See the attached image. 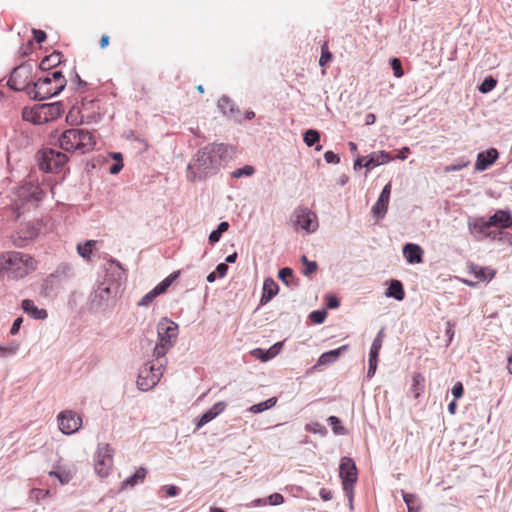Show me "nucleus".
Here are the masks:
<instances>
[{
    "label": "nucleus",
    "mask_w": 512,
    "mask_h": 512,
    "mask_svg": "<svg viewBox=\"0 0 512 512\" xmlns=\"http://www.w3.org/2000/svg\"><path fill=\"white\" fill-rule=\"evenodd\" d=\"M226 152L227 148L223 144H211L200 149L188 165V178L194 181L196 178L206 177L217 168Z\"/></svg>",
    "instance_id": "1"
},
{
    "label": "nucleus",
    "mask_w": 512,
    "mask_h": 512,
    "mask_svg": "<svg viewBox=\"0 0 512 512\" xmlns=\"http://www.w3.org/2000/svg\"><path fill=\"white\" fill-rule=\"evenodd\" d=\"M37 267L36 260L29 254L9 251L0 256V269L5 271L7 275L13 279H20Z\"/></svg>",
    "instance_id": "2"
},
{
    "label": "nucleus",
    "mask_w": 512,
    "mask_h": 512,
    "mask_svg": "<svg viewBox=\"0 0 512 512\" xmlns=\"http://www.w3.org/2000/svg\"><path fill=\"white\" fill-rule=\"evenodd\" d=\"M66 84L67 81L61 71L55 70L38 78L32 86H27V90L33 99L45 100L59 94Z\"/></svg>",
    "instance_id": "3"
},
{
    "label": "nucleus",
    "mask_w": 512,
    "mask_h": 512,
    "mask_svg": "<svg viewBox=\"0 0 512 512\" xmlns=\"http://www.w3.org/2000/svg\"><path fill=\"white\" fill-rule=\"evenodd\" d=\"M59 147L67 152L80 151L86 153L94 149L95 136L84 129L71 128L65 130L58 138Z\"/></svg>",
    "instance_id": "4"
},
{
    "label": "nucleus",
    "mask_w": 512,
    "mask_h": 512,
    "mask_svg": "<svg viewBox=\"0 0 512 512\" xmlns=\"http://www.w3.org/2000/svg\"><path fill=\"white\" fill-rule=\"evenodd\" d=\"M63 112V106L59 102L38 104L32 108H24L22 117L25 121L40 125L56 120Z\"/></svg>",
    "instance_id": "5"
},
{
    "label": "nucleus",
    "mask_w": 512,
    "mask_h": 512,
    "mask_svg": "<svg viewBox=\"0 0 512 512\" xmlns=\"http://www.w3.org/2000/svg\"><path fill=\"white\" fill-rule=\"evenodd\" d=\"M158 343L156 344L153 355L158 359H165L166 353L173 346L178 335V325L163 318L157 325Z\"/></svg>",
    "instance_id": "6"
},
{
    "label": "nucleus",
    "mask_w": 512,
    "mask_h": 512,
    "mask_svg": "<svg viewBox=\"0 0 512 512\" xmlns=\"http://www.w3.org/2000/svg\"><path fill=\"white\" fill-rule=\"evenodd\" d=\"M166 362V359L156 358L145 363L138 375L137 385L139 389L148 391L155 387L163 375Z\"/></svg>",
    "instance_id": "7"
},
{
    "label": "nucleus",
    "mask_w": 512,
    "mask_h": 512,
    "mask_svg": "<svg viewBox=\"0 0 512 512\" xmlns=\"http://www.w3.org/2000/svg\"><path fill=\"white\" fill-rule=\"evenodd\" d=\"M114 449L109 444H99L95 457V471L100 478H107L113 466Z\"/></svg>",
    "instance_id": "8"
},
{
    "label": "nucleus",
    "mask_w": 512,
    "mask_h": 512,
    "mask_svg": "<svg viewBox=\"0 0 512 512\" xmlns=\"http://www.w3.org/2000/svg\"><path fill=\"white\" fill-rule=\"evenodd\" d=\"M67 160L68 158L65 154L53 149H47L42 152L39 167L45 172L55 173L64 166Z\"/></svg>",
    "instance_id": "9"
},
{
    "label": "nucleus",
    "mask_w": 512,
    "mask_h": 512,
    "mask_svg": "<svg viewBox=\"0 0 512 512\" xmlns=\"http://www.w3.org/2000/svg\"><path fill=\"white\" fill-rule=\"evenodd\" d=\"M57 420L60 431L66 435L77 432L82 426L81 416L72 410L62 411L59 413Z\"/></svg>",
    "instance_id": "10"
},
{
    "label": "nucleus",
    "mask_w": 512,
    "mask_h": 512,
    "mask_svg": "<svg viewBox=\"0 0 512 512\" xmlns=\"http://www.w3.org/2000/svg\"><path fill=\"white\" fill-rule=\"evenodd\" d=\"M179 275V271L171 273L168 277L161 281L155 288H153L150 292L145 294L138 302V305L149 306L157 296L167 291V289L170 287L173 281L179 277Z\"/></svg>",
    "instance_id": "11"
},
{
    "label": "nucleus",
    "mask_w": 512,
    "mask_h": 512,
    "mask_svg": "<svg viewBox=\"0 0 512 512\" xmlns=\"http://www.w3.org/2000/svg\"><path fill=\"white\" fill-rule=\"evenodd\" d=\"M295 226L299 227L307 232H313L316 230L317 217L316 214L307 208H298L295 211Z\"/></svg>",
    "instance_id": "12"
},
{
    "label": "nucleus",
    "mask_w": 512,
    "mask_h": 512,
    "mask_svg": "<svg viewBox=\"0 0 512 512\" xmlns=\"http://www.w3.org/2000/svg\"><path fill=\"white\" fill-rule=\"evenodd\" d=\"M467 269L470 274L474 276L477 282H487L493 279L496 275V270L489 267H482L475 263H468Z\"/></svg>",
    "instance_id": "13"
},
{
    "label": "nucleus",
    "mask_w": 512,
    "mask_h": 512,
    "mask_svg": "<svg viewBox=\"0 0 512 512\" xmlns=\"http://www.w3.org/2000/svg\"><path fill=\"white\" fill-rule=\"evenodd\" d=\"M499 153L497 149L490 148L485 152H481L478 154L476 162H475V170L484 171L490 165H492L498 159Z\"/></svg>",
    "instance_id": "14"
},
{
    "label": "nucleus",
    "mask_w": 512,
    "mask_h": 512,
    "mask_svg": "<svg viewBox=\"0 0 512 512\" xmlns=\"http://www.w3.org/2000/svg\"><path fill=\"white\" fill-rule=\"evenodd\" d=\"M339 476L342 480H357V468L351 458L343 457L341 459Z\"/></svg>",
    "instance_id": "15"
},
{
    "label": "nucleus",
    "mask_w": 512,
    "mask_h": 512,
    "mask_svg": "<svg viewBox=\"0 0 512 512\" xmlns=\"http://www.w3.org/2000/svg\"><path fill=\"white\" fill-rule=\"evenodd\" d=\"M403 255L406 261L410 264H418L423 261L422 248L413 243H408L403 247Z\"/></svg>",
    "instance_id": "16"
},
{
    "label": "nucleus",
    "mask_w": 512,
    "mask_h": 512,
    "mask_svg": "<svg viewBox=\"0 0 512 512\" xmlns=\"http://www.w3.org/2000/svg\"><path fill=\"white\" fill-rule=\"evenodd\" d=\"M488 224L491 225V227H498V228H509L512 225V216L509 212L504 210H498L495 212L494 215H492L489 220Z\"/></svg>",
    "instance_id": "17"
},
{
    "label": "nucleus",
    "mask_w": 512,
    "mask_h": 512,
    "mask_svg": "<svg viewBox=\"0 0 512 512\" xmlns=\"http://www.w3.org/2000/svg\"><path fill=\"white\" fill-rule=\"evenodd\" d=\"M226 409L225 402H217L215 403L209 410H207L198 420L197 428H201L205 424L209 423L213 419H215L220 413H222Z\"/></svg>",
    "instance_id": "18"
},
{
    "label": "nucleus",
    "mask_w": 512,
    "mask_h": 512,
    "mask_svg": "<svg viewBox=\"0 0 512 512\" xmlns=\"http://www.w3.org/2000/svg\"><path fill=\"white\" fill-rule=\"evenodd\" d=\"M21 307L25 313L33 317L34 319H46L48 313L44 309H39L32 300L24 299L21 303Z\"/></svg>",
    "instance_id": "19"
},
{
    "label": "nucleus",
    "mask_w": 512,
    "mask_h": 512,
    "mask_svg": "<svg viewBox=\"0 0 512 512\" xmlns=\"http://www.w3.org/2000/svg\"><path fill=\"white\" fill-rule=\"evenodd\" d=\"M391 160L389 153L385 151L372 153L369 157H367L366 162L364 163V167L367 169H372L378 165L385 164Z\"/></svg>",
    "instance_id": "20"
},
{
    "label": "nucleus",
    "mask_w": 512,
    "mask_h": 512,
    "mask_svg": "<svg viewBox=\"0 0 512 512\" xmlns=\"http://www.w3.org/2000/svg\"><path fill=\"white\" fill-rule=\"evenodd\" d=\"M347 350H348V345H343V346H341V347H339L337 349H334V350H331V351L323 353L319 357L315 367L322 366V365H327V364H330L332 362H335L339 358L341 353L344 352V351H347Z\"/></svg>",
    "instance_id": "21"
},
{
    "label": "nucleus",
    "mask_w": 512,
    "mask_h": 512,
    "mask_svg": "<svg viewBox=\"0 0 512 512\" xmlns=\"http://www.w3.org/2000/svg\"><path fill=\"white\" fill-rule=\"evenodd\" d=\"M278 290V284L272 278L265 279L263 283L261 303L264 304L269 302L278 293Z\"/></svg>",
    "instance_id": "22"
},
{
    "label": "nucleus",
    "mask_w": 512,
    "mask_h": 512,
    "mask_svg": "<svg viewBox=\"0 0 512 512\" xmlns=\"http://www.w3.org/2000/svg\"><path fill=\"white\" fill-rule=\"evenodd\" d=\"M425 389V378L421 373H414L412 375V384L410 387V392L412 393L415 399H418L423 393Z\"/></svg>",
    "instance_id": "23"
},
{
    "label": "nucleus",
    "mask_w": 512,
    "mask_h": 512,
    "mask_svg": "<svg viewBox=\"0 0 512 512\" xmlns=\"http://www.w3.org/2000/svg\"><path fill=\"white\" fill-rule=\"evenodd\" d=\"M282 346H283L282 342H277L276 344L271 346L268 349V351H264V350L258 348V349L253 350L252 354L265 362V361H268V360L274 358L280 352Z\"/></svg>",
    "instance_id": "24"
},
{
    "label": "nucleus",
    "mask_w": 512,
    "mask_h": 512,
    "mask_svg": "<svg viewBox=\"0 0 512 512\" xmlns=\"http://www.w3.org/2000/svg\"><path fill=\"white\" fill-rule=\"evenodd\" d=\"M42 190L37 185L33 184H25L19 189V196L25 199L33 198L35 200H40L42 197Z\"/></svg>",
    "instance_id": "25"
},
{
    "label": "nucleus",
    "mask_w": 512,
    "mask_h": 512,
    "mask_svg": "<svg viewBox=\"0 0 512 512\" xmlns=\"http://www.w3.org/2000/svg\"><path fill=\"white\" fill-rule=\"evenodd\" d=\"M62 57L63 56L60 52H53L52 54L42 59L40 62V68L42 70H51L61 63Z\"/></svg>",
    "instance_id": "26"
},
{
    "label": "nucleus",
    "mask_w": 512,
    "mask_h": 512,
    "mask_svg": "<svg viewBox=\"0 0 512 512\" xmlns=\"http://www.w3.org/2000/svg\"><path fill=\"white\" fill-rule=\"evenodd\" d=\"M386 295L389 297H394L398 301L403 300L405 297V292L402 283L398 280H392L387 289Z\"/></svg>",
    "instance_id": "27"
},
{
    "label": "nucleus",
    "mask_w": 512,
    "mask_h": 512,
    "mask_svg": "<svg viewBox=\"0 0 512 512\" xmlns=\"http://www.w3.org/2000/svg\"><path fill=\"white\" fill-rule=\"evenodd\" d=\"M389 199L384 196H379L377 202L373 205L371 212L377 218H384L387 213Z\"/></svg>",
    "instance_id": "28"
},
{
    "label": "nucleus",
    "mask_w": 512,
    "mask_h": 512,
    "mask_svg": "<svg viewBox=\"0 0 512 512\" xmlns=\"http://www.w3.org/2000/svg\"><path fill=\"white\" fill-rule=\"evenodd\" d=\"M383 337H384V332H383V329H381L378 332L377 336L375 337V339L373 340V343L371 345L370 354H369L370 359L378 360L379 352H380V350L382 348V344H383Z\"/></svg>",
    "instance_id": "29"
},
{
    "label": "nucleus",
    "mask_w": 512,
    "mask_h": 512,
    "mask_svg": "<svg viewBox=\"0 0 512 512\" xmlns=\"http://www.w3.org/2000/svg\"><path fill=\"white\" fill-rule=\"evenodd\" d=\"M403 500L407 505L408 512H418L420 509V500L415 494L402 492Z\"/></svg>",
    "instance_id": "30"
},
{
    "label": "nucleus",
    "mask_w": 512,
    "mask_h": 512,
    "mask_svg": "<svg viewBox=\"0 0 512 512\" xmlns=\"http://www.w3.org/2000/svg\"><path fill=\"white\" fill-rule=\"evenodd\" d=\"M96 243L97 242L95 240H88L84 244H79L77 246V251L79 255L84 259L90 260L92 251L95 248Z\"/></svg>",
    "instance_id": "31"
},
{
    "label": "nucleus",
    "mask_w": 512,
    "mask_h": 512,
    "mask_svg": "<svg viewBox=\"0 0 512 512\" xmlns=\"http://www.w3.org/2000/svg\"><path fill=\"white\" fill-rule=\"evenodd\" d=\"M276 402H277V398L276 397H272V398L267 399L264 402L252 405L249 408V411L254 413V414L261 413V412H263L265 410H268V409L272 408L276 404Z\"/></svg>",
    "instance_id": "32"
},
{
    "label": "nucleus",
    "mask_w": 512,
    "mask_h": 512,
    "mask_svg": "<svg viewBox=\"0 0 512 512\" xmlns=\"http://www.w3.org/2000/svg\"><path fill=\"white\" fill-rule=\"evenodd\" d=\"M22 69L20 67L13 69L9 80L8 85L14 90H22L24 88L23 85H19L18 78L21 76Z\"/></svg>",
    "instance_id": "33"
},
{
    "label": "nucleus",
    "mask_w": 512,
    "mask_h": 512,
    "mask_svg": "<svg viewBox=\"0 0 512 512\" xmlns=\"http://www.w3.org/2000/svg\"><path fill=\"white\" fill-rule=\"evenodd\" d=\"M320 140V133L317 130L309 129L304 133V142L308 147L315 145Z\"/></svg>",
    "instance_id": "34"
},
{
    "label": "nucleus",
    "mask_w": 512,
    "mask_h": 512,
    "mask_svg": "<svg viewBox=\"0 0 512 512\" xmlns=\"http://www.w3.org/2000/svg\"><path fill=\"white\" fill-rule=\"evenodd\" d=\"M473 228L479 233L484 236H488L490 234L489 229L491 228V225L488 224V220L485 221L483 219H478L474 222Z\"/></svg>",
    "instance_id": "35"
},
{
    "label": "nucleus",
    "mask_w": 512,
    "mask_h": 512,
    "mask_svg": "<svg viewBox=\"0 0 512 512\" xmlns=\"http://www.w3.org/2000/svg\"><path fill=\"white\" fill-rule=\"evenodd\" d=\"M332 59V53L329 51L328 43L324 42V44L321 47V56L319 59V64L322 67H325L328 65V63Z\"/></svg>",
    "instance_id": "36"
},
{
    "label": "nucleus",
    "mask_w": 512,
    "mask_h": 512,
    "mask_svg": "<svg viewBox=\"0 0 512 512\" xmlns=\"http://www.w3.org/2000/svg\"><path fill=\"white\" fill-rule=\"evenodd\" d=\"M497 85V80L492 76L485 78V80L479 86V91L482 93H488L492 91Z\"/></svg>",
    "instance_id": "37"
},
{
    "label": "nucleus",
    "mask_w": 512,
    "mask_h": 512,
    "mask_svg": "<svg viewBox=\"0 0 512 512\" xmlns=\"http://www.w3.org/2000/svg\"><path fill=\"white\" fill-rule=\"evenodd\" d=\"M255 172V169L253 166H250V165H246L244 166L243 168H240V169H236L235 171L232 172V177L233 178H240L242 177L243 175L245 176H251L253 175Z\"/></svg>",
    "instance_id": "38"
},
{
    "label": "nucleus",
    "mask_w": 512,
    "mask_h": 512,
    "mask_svg": "<svg viewBox=\"0 0 512 512\" xmlns=\"http://www.w3.org/2000/svg\"><path fill=\"white\" fill-rule=\"evenodd\" d=\"M328 423L331 425L333 432L335 434H344L345 429L340 425V419L336 416H330L328 418Z\"/></svg>",
    "instance_id": "39"
},
{
    "label": "nucleus",
    "mask_w": 512,
    "mask_h": 512,
    "mask_svg": "<svg viewBox=\"0 0 512 512\" xmlns=\"http://www.w3.org/2000/svg\"><path fill=\"white\" fill-rule=\"evenodd\" d=\"M49 495V491L47 489H32L30 492V498L39 502L45 499Z\"/></svg>",
    "instance_id": "40"
},
{
    "label": "nucleus",
    "mask_w": 512,
    "mask_h": 512,
    "mask_svg": "<svg viewBox=\"0 0 512 512\" xmlns=\"http://www.w3.org/2000/svg\"><path fill=\"white\" fill-rule=\"evenodd\" d=\"M303 264L306 266L303 273L304 275H310L317 270V263L314 261H308L307 257L304 255L301 258Z\"/></svg>",
    "instance_id": "41"
},
{
    "label": "nucleus",
    "mask_w": 512,
    "mask_h": 512,
    "mask_svg": "<svg viewBox=\"0 0 512 512\" xmlns=\"http://www.w3.org/2000/svg\"><path fill=\"white\" fill-rule=\"evenodd\" d=\"M354 483L355 482H342L343 490L345 491L348 500L349 505L352 508V502H353V496H354Z\"/></svg>",
    "instance_id": "42"
},
{
    "label": "nucleus",
    "mask_w": 512,
    "mask_h": 512,
    "mask_svg": "<svg viewBox=\"0 0 512 512\" xmlns=\"http://www.w3.org/2000/svg\"><path fill=\"white\" fill-rule=\"evenodd\" d=\"M391 67L395 77L400 78L403 76L404 72L402 69V64L398 58H393L391 60Z\"/></svg>",
    "instance_id": "43"
},
{
    "label": "nucleus",
    "mask_w": 512,
    "mask_h": 512,
    "mask_svg": "<svg viewBox=\"0 0 512 512\" xmlns=\"http://www.w3.org/2000/svg\"><path fill=\"white\" fill-rule=\"evenodd\" d=\"M18 350V345L0 346V357L14 355Z\"/></svg>",
    "instance_id": "44"
},
{
    "label": "nucleus",
    "mask_w": 512,
    "mask_h": 512,
    "mask_svg": "<svg viewBox=\"0 0 512 512\" xmlns=\"http://www.w3.org/2000/svg\"><path fill=\"white\" fill-rule=\"evenodd\" d=\"M326 317V313L324 311H313L309 318L315 324H321Z\"/></svg>",
    "instance_id": "45"
},
{
    "label": "nucleus",
    "mask_w": 512,
    "mask_h": 512,
    "mask_svg": "<svg viewBox=\"0 0 512 512\" xmlns=\"http://www.w3.org/2000/svg\"><path fill=\"white\" fill-rule=\"evenodd\" d=\"M283 502H284V498L279 493H274L267 497V503L269 505H280Z\"/></svg>",
    "instance_id": "46"
},
{
    "label": "nucleus",
    "mask_w": 512,
    "mask_h": 512,
    "mask_svg": "<svg viewBox=\"0 0 512 512\" xmlns=\"http://www.w3.org/2000/svg\"><path fill=\"white\" fill-rule=\"evenodd\" d=\"M278 276L285 284H288V278L293 276V270L291 268L285 267L279 271Z\"/></svg>",
    "instance_id": "47"
},
{
    "label": "nucleus",
    "mask_w": 512,
    "mask_h": 512,
    "mask_svg": "<svg viewBox=\"0 0 512 512\" xmlns=\"http://www.w3.org/2000/svg\"><path fill=\"white\" fill-rule=\"evenodd\" d=\"M469 165V161H463L458 164H452L445 167L444 171L446 173L453 172V171H459Z\"/></svg>",
    "instance_id": "48"
},
{
    "label": "nucleus",
    "mask_w": 512,
    "mask_h": 512,
    "mask_svg": "<svg viewBox=\"0 0 512 512\" xmlns=\"http://www.w3.org/2000/svg\"><path fill=\"white\" fill-rule=\"evenodd\" d=\"M324 159L327 163L338 164L340 162V158L333 151H326L324 154Z\"/></svg>",
    "instance_id": "49"
},
{
    "label": "nucleus",
    "mask_w": 512,
    "mask_h": 512,
    "mask_svg": "<svg viewBox=\"0 0 512 512\" xmlns=\"http://www.w3.org/2000/svg\"><path fill=\"white\" fill-rule=\"evenodd\" d=\"M452 394L455 399H459L464 394V388L461 382L455 383V385L452 388Z\"/></svg>",
    "instance_id": "50"
},
{
    "label": "nucleus",
    "mask_w": 512,
    "mask_h": 512,
    "mask_svg": "<svg viewBox=\"0 0 512 512\" xmlns=\"http://www.w3.org/2000/svg\"><path fill=\"white\" fill-rule=\"evenodd\" d=\"M147 476V470L145 468H139L135 471V473L129 477L127 480H144Z\"/></svg>",
    "instance_id": "51"
},
{
    "label": "nucleus",
    "mask_w": 512,
    "mask_h": 512,
    "mask_svg": "<svg viewBox=\"0 0 512 512\" xmlns=\"http://www.w3.org/2000/svg\"><path fill=\"white\" fill-rule=\"evenodd\" d=\"M22 323H23V318L22 317L16 318L14 320L13 324H12L11 329H10V334L11 335H16L19 332V329H20Z\"/></svg>",
    "instance_id": "52"
},
{
    "label": "nucleus",
    "mask_w": 512,
    "mask_h": 512,
    "mask_svg": "<svg viewBox=\"0 0 512 512\" xmlns=\"http://www.w3.org/2000/svg\"><path fill=\"white\" fill-rule=\"evenodd\" d=\"M33 38L37 43H42L46 39V33L42 30L33 29Z\"/></svg>",
    "instance_id": "53"
},
{
    "label": "nucleus",
    "mask_w": 512,
    "mask_h": 512,
    "mask_svg": "<svg viewBox=\"0 0 512 512\" xmlns=\"http://www.w3.org/2000/svg\"><path fill=\"white\" fill-rule=\"evenodd\" d=\"M377 363H378L377 359L369 358V368H368V372H367V376L369 378L373 377V375L375 374V371L377 369Z\"/></svg>",
    "instance_id": "54"
},
{
    "label": "nucleus",
    "mask_w": 512,
    "mask_h": 512,
    "mask_svg": "<svg viewBox=\"0 0 512 512\" xmlns=\"http://www.w3.org/2000/svg\"><path fill=\"white\" fill-rule=\"evenodd\" d=\"M267 498H258L252 500L250 503L247 504V507H258V506H265L267 505Z\"/></svg>",
    "instance_id": "55"
},
{
    "label": "nucleus",
    "mask_w": 512,
    "mask_h": 512,
    "mask_svg": "<svg viewBox=\"0 0 512 512\" xmlns=\"http://www.w3.org/2000/svg\"><path fill=\"white\" fill-rule=\"evenodd\" d=\"M123 168V162L119 161L110 166L109 172L113 175L118 174Z\"/></svg>",
    "instance_id": "56"
},
{
    "label": "nucleus",
    "mask_w": 512,
    "mask_h": 512,
    "mask_svg": "<svg viewBox=\"0 0 512 512\" xmlns=\"http://www.w3.org/2000/svg\"><path fill=\"white\" fill-rule=\"evenodd\" d=\"M228 266L225 263H220L216 267V271L220 277H224L227 273Z\"/></svg>",
    "instance_id": "57"
},
{
    "label": "nucleus",
    "mask_w": 512,
    "mask_h": 512,
    "mask_svg": "<svg viewBox=\"0 0 512 512\" xmlns=\"http://www.w3.org/2000/svg\"><path fill=\"white\" fill-rule=\"evenodd\" d=\"M339 305H340L339 300L336 297L330 296L328 298L327 306L329 308H337V307H339Z\"/></svg>",
    "instance_id": "58"
},
{
    "label": "nucleus",
    "mask_w": 512,
    "mask_h": 512,
    "mask_svg": "<svg viewBox=\"0 0 512 512\" xmlns=\"http://www.w3.org/2000/svg\"><path fill=\"white\" fill-rule=\"evenodd\" d=\"M320 496L324 501L331 500L333 498L332 492L326 489H321Z\"/></svg>",
    "instance_id": "59"
},
{
    "label": "nucleus",
    "mask_w": 512,
    "mask_h": 512,
    "mask_svg": "<svg viewBox=\"0 0 512 512\" xmlns=\"http://www.w3.org/2000/svg\"><path fill=\"white\" fill-rule=\"evenodd\" d=\"M391 187H392V186H391V183H387V184L384 186V188H383V190H382V192H381V194H380V195H381V196H384L385 198L390 199Z\"/></svg>",
    "instance_id": "60"
},
{
    "label": "nucleus",
    "mask_w": 512,
    "mask_h": 512,
    "mask_svg": "<svg viewBox=\"0 0 512 512\" xmlns=\"http://www.w3.org/2000/svg\"><path fill=\"white\" fill-rule=\"evenodd\" d=\"M409 153H410V149L408 147H404L399 151L397 158L400 160H405Z\"/></svg>",
    "instance_id": "61"
},
{
    "label": "nucleus",
    "mask_w": 512,
    "mask_h": 512,
    "mask_svg": "<svg viewBox=\"0 0 512 512\" xmlns=\"http://www.w3.org/2000/svg\"><path fill=\"white\" fill-rule=\"evenodd\" d=\"M221 237V234L218 232V230H214L211 232V234L209 235V240L212 242V243H215V242H218L219 239Z\"/></svg>",
    "instance_id": "62"
},
{
    "label": "nucleus",
    "mask_w": 512,
    "mask_h": 512,
    "mask_svg": "<svg viewBox=\"0 0 512 512\" xmlns=\"http://www.w3.org/2000/svg\"><path fill=\"white\" fill-rule=\"evenodd\" d=\"M166 493L168 496H176L179 493V488L176 486H169L166 488Z\"/></svg>",
    "instance_id": "63"
},
{
    "label": "nucleus",
    "mask_w": 512,
    "mask_h": 512,
    "mask_svg": "<svg viewBox=\"0 0 512 512\" xmlns=\"http://www.w3.org/2000/svg\"><path fill=\"white\" fill-rule=\"evenodd\" d=\"M109 42H110V37H109L108 35H105V34H104V35H102V36H101V39H100V47H101L102 49H104V48L108 47Z\"/></svg>",
    "instance_id": "64"
}]
</instances>
